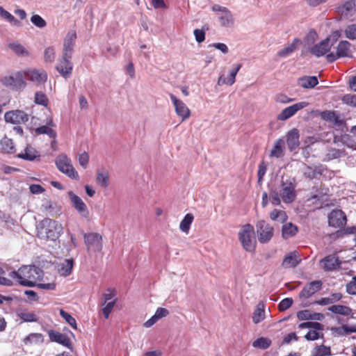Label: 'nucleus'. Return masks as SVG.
Instances as JSON below:
<instances>
[{
	"label": "nucleus",
	"mask_w": 356,
	"mask_h": 356,
	"mask_svg": "<svg viewBox=\"0 0 356 356\" xmlns=\"http://www.w3.org/2000/svg\"><path fill=\"white\" fill-rule=\"evenodd\" d=\"M43 275L42 270L35 266H24L17 271H11L9 277L16 280L21 285L32 287Z\"/></svg>",
	"instance_id": "f257e3e1"
},
{
	"label": "nucleus",
	"mask_w": 356,
	"mask_h": 356,
	"mask_svg": "<svg viewBox=\"0 0 356 356\" xmlns=\"http://www.w3.org/2000/svg\"><path fill=\"white\" fill-rule=\"evenodd\" d=\"M37 230L39 238L55 241L63 234V228L58 222L44 218L38 224Z\"/></svg>",
	"instance_id": "f03ea898"
},
{
	"label": "nucleus",
	"mask_w": 356,
	"mask_h": 356,
	"mask_svg": "<svg viewBox=\"0 0 356 356\" xmlns=\"http://www.w3.org/2000/svg\"><path fill=\"white\" fill-rule=\"evenodd\" d=\"M254 227L250 224L243 225L238 232V239L243 248L249 252H254L256 241L254 237Z\"/></svg>",
	"instance_id": "7ed1b4c3"
},
{
	"label": "nucleus",
	"mask_w": 356,
	"mask_h": 356,
	"mask_svg": "<svg viewBox=\"0 0 356 356\" xmlns=\"http://www.w3.org/2000/svg\"><path fill=\"white\" fill-rule=\"evenodd\" d=\"M25 76L24 71L15 72L9 76L3 77L1 80L3 85L11 88L13 90H21L26 86V82L24 80Z\"/></svg>",
	"instance_id": "20e7f679"
},
{
	"label": "nucleus",
	"mask_w": 356,
	"mask_h": 356,
	"mask_svg": "<svg viewBox=\"0 0 356 356\" xmlns=\"http://www.w3.org/2000/svg\"><path fill=\"white\" fill-rule=\"evenodd\" d=\"M58 169L70 178L78 179L79 175L72 165L71 159L67 155L62 154L58 155L55 161Z\"/></svg>",
	"instance_id": "39448f33"
},
{
	"label": "nucleus",
	"mask_w": 356,
	"mask_h": 356,
	"mask_svg": "<svg viewBox=\"0 0 356 356\" xmlns=\"http://www.w3.org/2000/svg\"><path fill=\"white\" fill-rule=\"evenodd\" d=\"M212 10L216 13L219 23L222 27H232L234 24V18L232 12L226 7L215 4Z\"/></svg>",
	"instance_id": "423d86ee"
},
{
	"label": "nucleus",
	"mask_w": 356,
	"mask_h": 356,
	"mask_svg": "<svg viewBox=\"0 0 356 356\" xmlns=\"http://www.w3.org/2000/svg\"><path fill=\"white\" fill-rule=\"evenodd\" d=\"M258 240L261 243H268L273 236V227L264 220H259L256 225Z\"/></svg>",
	"instance_id": "0eeeda50"
},
{
	"label": "nucleus",
	"mask_w": 356,
	"mask_h": 356,
	"mask_svg": "<svg viewBox=\"0 0 356 356\" xmlns=\"http://www.w3.org/2000/svg\"><path fill=\"white\" fill-rule=\"evenodd\" d=\"M85 243L88 252H97L102 249V236L97 233H88L84 235Z\"/></svg>",
	"instance_id": "6e6552de"
},
{
	"label": "nucleus",
	"mask_w": 356,
	"mask_h": 356,
	"mask_svg": "<svg viewBox=\"0 0 356 356\" xmlns=\"http://www.w3.org/2000/svg\"><path fill=\"white\" fill-rule=\"evenodd\" d=\"M76 34L74 31H70L64 39L62 56L65 60L66 58L72 59Z\"/></svg>",
	"instance_id": "1a4fd4ad"
},
{
	"label": "nucleus",
	"mask_w": 356,
	"mask_h": 356,
	"mask_svg": "<svg viewBox=\"0 0 356 356\" xmlns=\"http://www.w3.org/2000/svg\"><path fill=\"white\" fill-rule=\"evenodd\" d=\"M25 78L37 85L45 83L47 74L44 70L29 69L24 71Z\"/></svg>",
	"instance_id": "9d476101"
},
{
	"label": "nucleus",
	"mask_w": 356,
	"mask_h": 356,
	"mask_svg": "<svg viewBox=\"0 0 356 356\" xmlns=\"http://www.w3.org/2000/svg\"><path fill=\"white\" fill-rule=\"evenodd\" d=\"M170 98L175 106L177 115L181 118L182 121L188 119L191 115V111L186 104L177 99L173 94H170Z\"/></svg>",
	"instance_id": "9b49d317"
},
{
	"label": "nucleus",
	"mask_w": 356,
	"mask_h": 356,
	"mask_svg": "<svg viewBox=\"0 0 356 356\" xmlns=\"http://www.w3.org/2000/svg\"><path fill=\"white\" fill-rule=\"evenodd\" d=\"M346 216L341 210H333L328 215L329 225L333 227H343L346 224Z\"/></svg>",
	"instance_id": "f8f14e48"
},
{
	"label": "nucleus",
	"mask_w": 356,
	"mask_h": 356,
	"mask_svg": "<svg viewBox=\"0 0 356 356\" xmlns=\"http://www.w3.org/2000/svg\"><path fill=\"white\" fill-rule=\"evenodd\" d=\"M5 120L12 124H22L29 120V115L21 110L6 112L4 115Z\"/></svg>",
	"instance_id": "ddd939ff"
},
{
	"label": "nucleus",
	"mask_w": 356,
	"mask_h": 356,
	"mask_svg": "<svg viewBox=\"0 0 356 356\" xmlns=\"http://www.w3.org/2000/svg\"><path fill=\"white\" fill-rule=\"evenodd\" d=\"M307 103L305 102H301L294 104L285 108L278 115L277 120L281 121L286 120L291 117L293 116L298 111L304 108L307 106Z\"/></svg>",
	"instance_id": "4468645a"
},
{
	"label": "nucleus",
	"mask_w": 356,
	"mask_h": 356,
	"mask_svg": "<svg viewBox=\"0 0 356 356\" xmlns=\"http://www.w3.org/2000/svg\"><path fill=\"white\" fill-rule=\"evenodd\" d=\"M323 283L321 280H314L305 285L299 293L300 298L307 299L321 290Z\"/></svg>",
	"instance_id": "2eb2a0df"
},
{
	"label": "nucleus",
	"mask_w": 356,
	"mask_h": 356,
	"mask_svg": "<svg viewBox=\"0 0 356 356\" xmlns=\"http://www.w3.org/2000/svg\"><path fill=\"white\" fill-rule=\"evenodd\" d=\"M68 196L70 199L74 208L83 217L87 218L89 215L86 204L78 195L74 194L72 191L68 192Z\"/></svg>",
	"instance_id": "dca6fc26"
},
{
	"label": "nucleus",
	"mask_w": 356,
	"mask_h": 356,
	"mask_svg": "<svg viewBox=\"0 0 356 356\" xmlns=\"http://www.w3.org/2000/svg\"><path fill=\"white\" fill-rule=\"evenodd\" d=\"M284 203H291L296 198L295 186L291 183H283L280 193Z\"/></svg>",
	"instance_id": "f3484780"
},
{
	"label": "nucleus",
	"mask_w": 356,
	"mask_h": 356,
	"mask_svg": "<svg viewBox=\"0 0 356 356\" xmlns=\"http://www.w3.org/2000/svg\"><path fill=\"white\" fill-rule=\"evenodd\" d=\"M56 69L63 77L67 79L72 74L73 63H72L71 59L66 58L64 60L63 57H60L56 66Z\"/></svg>",
	"instance_id": "a211bd4d"
},
{
	"label": "nucleus",
	"mask_w": 356,
	"mask_h": 356,
	"mask_svg": "<svg viewBox=\"0 0 356 356\" xmlns=\"http://www.w3.org/2000/svg\"><path fill=\"white\" fill-rule=\"evenodd\" d=\"M332 46V44L330 43V40L326 38L313 46L310 49V52L316 57H321L326 54L330 50Z\"/></svg>",
	"instance_id": "6ab92c4d"
},
{
	"label": "nucleus",
	"mask_w": 356,
	"mask_h": 356,
	"mask_svg": "<svg viewBox=\"0 0 356 356\" xmlns=\"http://www.w3.org/2000/svg\"><path fill=\"white\" fill-rule=\"evenodd\" d=\"M299 131L297 129H292L286 134V144L291 152L296 149L300 145Z\"/></svg>",
	"instance_id": "aec40b11"
},
{
	"label": "nucleus",
	"mask_w": 356,
	"mask_h": 356,
	"mask_svg": "<svg viewBox=\"0 0 356 356\" xmlns=\"http://www.w3.org/2000/svg\"><path fill=\"white\" fill-rule=\"evenodd\" d=\"M49 337L51 341L58 343L67 348H71L72 343L70 339L65 334L54 330H50L49 332Z\"/></svg>",
	"instance_id": "412c9836"
},
{
	"label": "nucleus",
	"mask_w": 356,
	"mask_h": 356,
	"mask_svg": "<svg viewBox=\"0 0 356 356\" xmlns=\"http://www.w3.org/2000/svg\"><path fill=\"white\" fill-rule=\"evenodd\" d=\"M73 266V259H65L62 262L57 264L56 268L60 275L67 277L72 273Z\"/></svg>",
	"instance_id": "4be33fe9"
},
{
	"label": "nucleus",
	"mask_w": 356,
	"mask_h": 356,
	"mask_svg": "<svg viewBox=\"0 0 356 356\" xmlns=\"http://www.w3.org/2000/svg\"><path fill=\"white\" fill-rule=\"evenodd\" d=\"M321 264L325 270L331 271L339 267L340 262L336 256L328 255L321 260Z\"/></svg>",
	"instance_id": "5701e85b"
},
{
	"label": "nucleus",
	"mask_w": 356,
	"mask_h": 356,
	"mask_svg": "<svg viewBox=\"0 0 356 356\" xmlns=\"http://www.w3.org/2000/svg\"><path fill=\"white\" fill-rule=\"evenodd\" d=\"M300 261L301 259L299 257L298 252L294 251L284 257L282 262V266L286 268H295L300 264Z\"/></svg>",
	"instance_id": "b1692460"
},
{
	"label": "nucleus",
	"mask_w": 356,
	"mask_h": 356,
	"mask_svg": "<svg viewBox=\"0 0 356 356\" xmlns=\"http://www.w3.org/2000/svg\"><path fill=\"white\" fill-rule=\"evenodd\" d=\"M41 209L43 212H45L47 215L51 216L58 214L60 211V207L56 202H53L49 200H44L41 205Z\"/></svg>",
	"instance_id": "393cba45"
},
{
	"label": "nucleus",
	"mask_w": 356,
	"mask_h": 356,
	"mask_svg": "<svg viewBox=\"0 0 356 356\" xmlns=\"http://www.w3.org/2000/svg\"><path fill=\"white\" fill-rule=\"evenodd\" d=\"M47 125H43L35 129V133L37 135L47 134L51 138H55L57 136L56 132L51 128L54 124L51 119L47 122Z\"/></svg>",
	"instance_id": "a878e982"
},
{
	"label": "nucleus",
	"mask_w": 356,
	"mask_h": 356,
	"mask_svg": "<svg viewBox=\"0 0 356 356\" xmlns=\"http://www.w3.org/2000/svg\"><path fill=\"white\" fill-rule=\"evenodd\" d=\"M40 156L39 152L31 146H27L23 152L17 155L19 158L30 161H34Z\"/></svg>",
	"instance_id": "bb28decb"
},
{
	"label": "nucleus",
	"mask_w": 356,
	"mask_h": 356,
	"mask_svg": "<svg viewBox=\"0 0 356 356\" xmlns=\"http://www.w3.org/2000/svg\"><path fill=\"white\" fill-rule=\"evenodd\" d=\"M284 141L283 139L280 138L275 140L274 146L271 149L269 156L275 158L282 157L284 154Z\"/></svg>",
	"instance_id": "cd10ccee"
},
{
	"label": "nucleus",
	"mask_w": 356,
	"mask_h": 356,
	"mask_svg": "<svg viewBox=\"0 0 356 356\" xmlns=\"http://www.w3.org/2000/svg\"><path fill=\"white\" fill-rule=\"evenodd\" d=\"M302 174L305 178L313 179L318 175H321L322 172L320 166H310L305 165V167L302 169Z\"/></svg>",
	"instance_id": "c85d7f7f"
},
{
	"label": "nucleus",
	"mask_w": 356,
	"mask_h": 356,
	"mask_svg": "<svg viewBox=\"0 0 356 356\" xmlns=\"http://www.w3.org/2000/svg\"><path fill=\"white\" fill-rule=\"evenodd\" d=\"M318 83L316 76H303L298 79V84L303 88H313Z\"/></svg>",
	"instance_id": "c756f323"
},
{
	"label": "nucleus",
	"mask_w": 356,
	"mask_h": 356,
	"mask_svg": "<svg viewBox=\"0 0 356 356\" xmlns=\"http://www.w3.org/2000/svg\"><path fill=\"white\" fill-rule=\"evenodd\" d=\"M265 318V305L263 302H259L253 313L252 321L258 324Z\"/></svg>",
	"instance_id": "7c9ffc66"
},
{
	"label": "nucleus",
	"mask_w": 356,
	"mask_h": 356,
	"mask_svg": "<svg viewBox=\"0 0 356 356\" xmlns=\"http://www.w3.org/2000/svg\"><path fill=\"white\" fill-rule=\"evenodd\" d=\"M298 232V227L291 222H288L282 226V235L284 239L294 236Z\"/></svg>",
	"instance_id": "2f4dec72"
},
{
	"label": "nucleus",
	"mask_w": 356,
	"mask_h": 356,
	"mask_svg": "<svg viewBox=\"0 0 356 356\" xmlns=\"http://www.w3.org/2000/svg\"><path fill=\"white\" fill-rule=\"evenodd\" d=\"M311 356H330L331 349L330 346L325 345L315 346L311 350Z\"/></svg>",
	"instance_id": "473e14b6"
},
{
	"label": "nucleus",
	"mask_w": 356,
	"mask_h": 356,
	"mask_svg": "<svg viewBox=\"0 0 356 356\" xmlns=\"http://www.w3.org/2000/svg\"><path fill=\"white\" fill-rule=\"evenodd\" d=\"M350 43L346 40L341 41L337 47V53L340 58L350 56Z\"/></svg>",
	"instance_id": "72a5a7b5"
},
{
	"label": "nucleus",
	"mask_w": 356,
	"mask_h": 356,
	"mask_svg": "<svg viewBox=\"0 0 356 356\" xmlns=\"http://www.w3.org/2000/svg\"><path fill=\"white\" fill-rule=\"evenodd\" d=\"M300 42L299 39L295 38L291 44L278 51V56L282 58L289 56L297 49Z\"/></svg>",
	"instance_id": "f704fd0d"
},
{
	"label": "nucleus",
	"mask_w": 356,
	"mask_h": 356,
	"mask_svg": "<svg viewBox=\"0 0 356 356\" xmlns=\"http://www.w3.org/2000/svg\"><path fill=\"white\" fill-rule=\"evenodd\" d=\"M43 335L40 333H32L28 335L24 339L25 345H39L43 343Z\"/></svg>",
	"instance_id": "c9c22d12"
},
{
	"label": "nucleus",
	"mask_w": 356,
	"mask_h": 356,
	"mask_svg": "<svg viewBox=\"0 0 356 356\" xmlns=\"http://www.w3.org/2000/svg\"><path fill=\"white\" fill-rule=\"evenodd\" d=\"M328 310L342 316H349L352 313V309L347 306L341 305H334L328 307Z\"/></svg>",
	"instance_id": "e433bc0d"
},
{
	"label": "nucleus",
	"mask_w": 356,
	"mask_h": 356,
	"mask_svg": "<svg viewBox=\"0 0 356 356\" xmlns=\"http://www.w3.org/2000/svg\"><path fill=\"white\" fill-rule=\"evenodd\" d=\"M9 48L17 55L21 56H29V52L25 47L19 42H13L8 44Z\"/></svg>",
	"instance_id": "4c0bfd02"
},
{
	"label": "nucleus",
	"mask_w": 356,
	"mask_h": 356,
	"mask_svg": "<svg viewBox=\"0 0 356 356\" xmlns=\"http://www.w3.org/2000/svg\"><path fill=\"white\" fill-rule=\"evenodd\" d=\"M97 183L102 188H107L109 185V175L106 172H98L96 177Z\"/></svg>",
	"instance_id": "58836bf2"
},
{
	"label": "nucleus",
	"mask_w": 356,
	"mask_h": 356,
	"mask_svg": "<svg viewBox=\"0 0 356 356\" xmlns=\"http://www.w3.org/2000/svg\"><path fill=\"white\" fill-rule=\"evenodd\" d=\"M193 216L191 213H187L184 219L181 221L179 225V229L185 232L188 233L190 229V226L193 220Z\"/></svg>",
	"instance_id": "ea45409f"
},
{
	"label": "nucleus",
	"mask_w": 356,
	"mask_h": 356,
	"mask_svg": "<svg viewBox=\"0 0 356 356\" xmlns=\"http://www.w3.org/2000/svg\"><path fill=\"white\" fill-rule=\"evenodd\" d=\"M270 217L273 220H277L280 222H284L287 219V215L285 211L274 209L271 211Z\"/></svg>",
	"instance_id": "a19ab883"
},
{
	"label": "nucleus",
	"mask_w": 356,
	"mask_h": 356,
	"mask_svg": "<svg viewBox=\"0 0 356 356\" xmlns=\"http://www.w3.org/2000/svg\"><path fill=\"white\" fill-rule=\"evenodd\" d=\"M56 58V51L54 47H49L44 49V59L47 63H53Z\"/></svg>",
	"instance_id": "79ce46f5"
},
{
	"label": "nucleus",
	"mask_w": 356,
	"mask_h": 356,
	"mask_svg": "<svg viewBox=\"0 0 356 356\" xmlns=\"http://www.w3.org/2000/svg\"><path fill=\"white\" fill-rule=\"evenodd\" d=\"M241 64H234L230 70L229 77L227 79V85L232 86L235 82L236 76L241 68Z\"/></svg>",
	"instance_id": "37998d69"
},
{
	"label": "nucleus",
	"mask_w": 356,
	"mask_h": 356,
	"mask_svg": "<svg viewBox=\"0 0 356 356\" xmlns=\"http://www.w3.org/2000/svg\"><path fill=\"white\" fill-rule=\"evenodd\" d=\"M18 316L24 322H36L38 321V317L33 312H21L18 314Z\"/></svg>",
	"instance_id": "c03bdc74"
},
{
	"label": "nucleus",
	"mask_w": 356,
	"mask_h": 356,
	"mask_svg": "<svg viewBox=\"0 0 356 356\" xmlns=\"http://www.w3.org/2000/svg\"><path fill=\"white\" fill-rule=\"evenodd\" d=\"M270 341L267 338L261 337L257 339H256L253 343L252 346L254 348H258L261 349H266L270 346Z\"/></svg>",
	"instance_id": "a18cd8bd"
},
{
	"label": "nucleus",
	"mask_w": 356,
	"mask_h": 356,
	"mask_svg": "<svg viewBox=\"0 0 356 356\" xmlns=\"http://www.w3.org/2000/svg\"><path fill=\"white\" fill-rule=\"evenodd\" d=\"M30 20L32 24L40 29H42L47 25L46 21L41 16L37 14L33 15Z\"/></svg>",
	"instance_id": "49530a36"
},
{
	"label": "nucleus",
	"mask_w": 356,
	"mask_h": 356,
	"mask_svg": "<svg viewBox=\"0 0 356 356\" xmlns=\"http://www.w3.org/2000/svg\"><path fill=\"white\" fill-rule=\"evenodd\" d=\"M60 315L74 329H76V320L69 313H67V312H65L63 309H60Z\"/></svg>",
	"instance_id": "de8ad7c7"
},
{
	"label": "nucleus",
	"mask_w": 356,
	"mask_h": 356,
	"mask_svg": "<svg viewBox=\"0 0 356 356\" xmlns=\"http://www.w3.org/2000/svg\"><path fill=\"white\" fill-rule=\"evenodd\" d=\"M341 101L348 106L356 108V95L346 94L343 96Z\"/></svg>",
	"instance_id": "09e8293b"
},
{
	"label": "nucleus",
	"mask_w": 356,
	"mask_h": 356,
	"mask_svg": "<svg viewBox=\"0 0 356 356\" xmlns=\"http://www.w3.org/2000/svg\"><path fill=\"white\" fill-rule=\"evenodd\" d=\"M321 116L325 120L333 122L335 124L339 123V118L334 111H324Z\"/></svg>",
	"instance_id": "8fccbe9b"
},
{
	"label": "nucleus",
	"mask_w": 356,
	"mask_h": 356,
	"mask_svg": "<svg viewBox=\"0 0 356 356\" xmlns=\"http://www.w3.org/2000/svg\"><path fill=\"white\" fill-rule=\"evenodd\" d=\"M344 33L347 38L350 40H356V24H352L347 26Z\"/></svg>",
	"instance_id": "3c124183"
},
{
	"label": "nucleus",
	"mask_w": 356,
	"mask_h": 356,
	"mask_svg": "<svg viewBox=\"0 0 356 356\" xmlns=\"http://www.w3.org/2000/svg\"><path fill=\"white\" fill-rule=\"evenodd\" d=\"M335 330L339 334L343 335L348 333L356 332V325L349 326L343 325L340 327L335 328Z\"/></svg>",
	"instance_id": "603ef678"
},
{
	"label": "nucleus",
	"mask_w": 356,
	"mask_h": 356,
	"mask_svg": "<svg viewBox=\"0 0 356 356\" xmlns=\"http://www.w3.org/2000/svg\"><path fill=\"white\" fill-rule=\"evenodd\" d=\"M35 103L46 106L48 104V99L45 94L42 92H36L35 94Z\"/></svg>",
	"instance_id": "864d4df0"
},
{
	"label": "nucleus",
	"mask_w": 356,
	"mask_h": 356,
	"mask_svg": "<svg viewBox=\"0 0 356 356\" xmlns=\"http://www.w3.org/2000/svg\"><path fill=\"white\" fill-rule=\"evenodd\" d=\"M300 329L310 328L314 330H322L323 325L318 322H305L302 323L298 325Z\"/></svg>",
	"instance_id": "5fc2aeb1"
},
{
	"label": "nucleus",
	"mask_w": 356,
	"mask_h": 356,
	"mask_svg": "<svg viewBox=\"0 0 356 356\" xmlns=\"http://www.w3.org/2000/svg\"><path fill=\"white\" fill-rule=\"evenodd\" d=\"M341 144L346 145L348 147L354 148L355 146V142L349 134L341 135Z\"/></svg>",
	"instance_id": "6e6d98bb"
},
{
	"label": "nucleus",
	"mask_w": 356,
	"mask_h": 356,
	"mask_svg": "<svg viewBox=\"0 0 356 356\" xmlns=\"http://www.w3.org/2000/svg\"><path fill=\"white\" fill-rule=\"evenodd\" d=\"M319 330H314L312 329V330H309L305 335V339L308 341H314L316 340L321 337H323V334H321L318 332Z\"/></svg>",
	"instance_id": "4d7b16f0"
},
{
	"label": "nucleus",
	"mask_w": 356,
	"mask_h": 356,
	"mask_svg": "<svg viewBox=\"0 0 356 356\" xmlns=\"http://www.w3.org/2000/svg\"><path fill=\"white\" fill-rule=\"evenodd\" d=\"M293 304V299L291 298H286L281 300L278 305L280 311H285L288 309Z\"/></svg>",
	"instance_id": "13d9d810"
},
{
	"label": "nucleus",
	"mask_w": 356,
	"mask_h": 356,
	"mask_svg": "<svg viewBox=\"0 0 356 356\" xmlns=\"http://www.w3.org/2000/svg\"><path fill=\"white\" fill-rule=\"evenodd\" d=\"M343 153V152L340 150V149H335V148H332V149H330L328 150V152L327 154V156L330 159H337V158L341 156Z\"/></svg>",
	"instance_id": "bf43d9fd"
},
{
	"label": "nucleus",
	"mask_w": 356,
	"mask_h": 356,
	"mask_svg": "<svg viewBox=\"0 0 356 356\" xmlns=\"http://www.w3.org/2000/svg\"><path fill=\"white\" fill-rule=\"evenodd\" d=\"M346 291L351 295H356V277H354L346 285Z\"/></svg>",
	"instance_id": "052dcab7"
},
{
	"label": "nucleus",
	"mask_w": 356,
	"mask_h": 356,
	"mask_svg": "<svg viewBox=\"0 0 356 356\" xmlns=\"http://www.w3.org/2000/svg\"><path fill=\"white\" fill-rule=\"evenodd\" d=\"M78 160L80 165L83 168H86L89 161V156L88 153L84 152L83 153L79 154Z\"/></svg>",
	"instance_id": "680f3d73"
},
{
	"label": "nucleus",
	"mask_w": 356,
	"mask_h": 356,
	"mask_svg": "<svg viewBox=\"0 0 356 356\" xmlns=\"http://www.w3.org/2000/svg\"><path fill=\"white\" fill-rule=\"evenodd\" d=\"M115 304V300L108 302L106 303V306L103 308L102 312L104 317L108 318L110 313L111 312L114 305Z\"/></svg>",
	"instance_id": "e2e57ef3"
},
{
	"label": "nucleus",
	"mask_w": 356,
	"mask_h": 356,
	"mask_svg": "<svg viewBox=\"0 0 356 356\" xmlns=\"http://www.w3.org/2000/svg\"><path fill=\"white\" fill-rule=\"evenodd\" d=\"M193 34L198 43L202 42L205 40V33L203 30L195 29Z\"/></svg>",
	"instance_id": "0e129e2a"
},
{
	"label": "nucleus",
	"mask_w": 356,
	"mask_h": 356,
	"mask_svg": "<svg viewBox=\"0 0 356 356\" xmlns=\"http://www.w3.org/2000/svg\"><path fill=\"white\" fill-rule=\"evenodd\" d=\"M297 316L300 321L308 320L311 319L312 313L308 310L300 311L298 312Z\"/></svg>",
	"instance_id": "69168bd1"
},
{
	"label": "nucleus",
	"mask_w": 356,
	"mask_h": 356,
	"mask_svg": "<svg viewBox=\"0 0 356 356\" xmlns=\"http://www.w3.org/2000/svg\"><path fill=\"white\" fill-rule=\"evenodd\" d=\"M168 314L169 312L166 309L159 307L156 309L154 316L158 320H159L163 317H165Z\"/></svg>",
	"instance_id": "338daca9"
},
{
	"label": "nucleus",
	"mask_w": 356,
	"mask_h": 356,
	"mask_svg": "<svg viewBox=\"0 0 356 356\" xmlns=\"http://www.w3.org/2000/svg\"><path fill=\"white\" fill-rule=\"evenodd\" d=\"M29 189L33 194H40L44 191V188L39 184H32L30 186Z\"/></svg>",
	"instance_id": "774afa93"
}]
</instances>
